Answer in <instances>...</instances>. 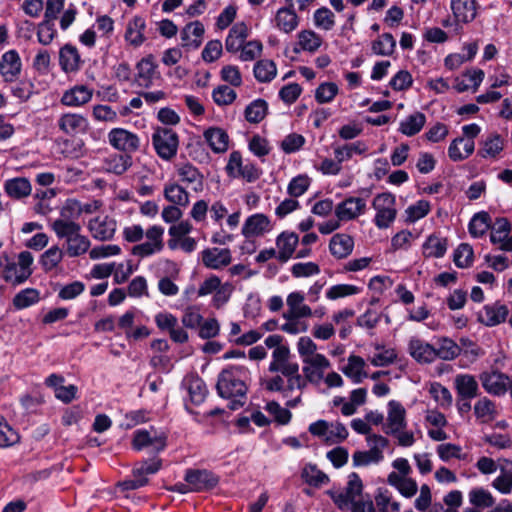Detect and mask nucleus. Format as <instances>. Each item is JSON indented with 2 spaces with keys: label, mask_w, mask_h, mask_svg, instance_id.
Here are the masks:
<instances>
[{
  "label": "nucleus",
  "mask_w": 512,
  "mask_h": 512,
  "mask_svg": "<svg viewBox=\"0 0 512 512\" xmlns=\"http://www.w3.org/2000/svg\"><path fill=\"white\" fill-rule=\"evenodd\" d=\"M409 355L420 364H430L435 361L434 345L413 336L408 342Z\"/></svg>",
  "instance_id": "obj_19"
},
{
  "label": "nucleus",
  "mask_w": 512,
  "mask_h": 512,
  "mask_svg": "<svg viewBox=\"0 0 512 512\" xmlns=\"http://www.w3.org/2000/svg\"><path fill=\"white\" fill-rule=\"evenodd\" d=\"M231 261V251L228 248H208L202 251V262L207 268L221 269Z\"/></svg>",
  "instance_id": "obj_22"
},
{
  "label": "nucleus",
  "mask_w": 512,
  "mask_h": 512,
  "mask_svg": "<svg viewBox=\"0 0 512 512\" xmlns=\"http://www.w3.org/2000/svg\"><path fill=\"white\" fill-rule=\"evenodd\" d=\"M188 393L192 403L199 405L204 402L208 394V390L202 379L198 377H192L188 380Z\"/></svg>",
  "instance_id": "obj_54"
},
{
  "label": "nucleus",
  "mask_w": 512,
  "mask_h": 512,
  "mask_svg": "<svg viewBox=\"0 0 512 512\" xmlns=\"http://www.w3.org/2000/svg\"><path fill=\"white\" fill-rule=\"evenodd\" d=\"M406 425V411L403 405L395 400L389 401L387 422L383 426L384 433H398L399 430L405 429Z\"/></svg>",
  "instance_id": "obj_16"
},
{
  "label": "nucleus",
  "mask_w": 512,
  "mask_h": 512,
  "mask_svg": "<svg viewBox=\"0 0 512 512\" xmlns=\"http://www.w3.org/2000/svg\"><path fill=\"white\" fill-rule=\"evenodd\" d=\"M204 26L201 22L195 21L187 24L181 32V40L184 46L198 48L202 42Z\"/></svg>",
  "instance_id": "obj_38"
},
{
  "label": "nucleus",
  "mask_w": 512,
  "mask_h": 512,
  "mask_svg": "<svg viewBox=\"0 0 512 512\" xmlns=\"http://www.w3.org/2000/svg\"><path fill=\"white\" fill-rule=\"evenodd\" d=\"M161 467L160 459H152L142 461L135 464L133 468V475L140 480H146L145 478L149 475L155 474Z\"/></svg>",
  "instance_id": "obj_57"
},
{
  "label": "nucleus",
  "mask_w": 512,
  "mask_h": 512,
  "mask_svg": "<svg viewBox=\"0 0 512 512\" xmlns=\"http://www.w3.org/2000/svg\"><path fill=\"white\" fill-rule=\"evenodd\" d=\"M267 102L263 99L252 101L245 109V119L250 123H259L266 116Z\"/></svg>",
  "instance_id": "obj_51"
},
{
  "label": "nucleus",
  "mask_w": 512,
  "mask_h": 512,
  "mask_svg": "<svg viewBox=\"0 0 512 512\" xmlns=\"http://www.w3.org/2000/svg\"><path fill=\"white\" fill-rule=\"evenodd\" d=\"M314 23L316 27L329 31L335 25V16L330 9L321 7L314 13Z\"/></svg>",
  "instance_id": "obj_62"
},
{
  "label": "nucleus",
  "mask_w": 512,
  "mask_h": 512,
  "mask_svg": "<svg viewBox=\"0 0 512 512\" xmlns=\"http://www.w3.org/2000/svg\"><path fill=\"white\" fill-rule=\"evenodd\" d=\"M454 386L459 398L473 399L478 396L479 386L475 377L469 374H458Z\"/></svg>",
  "instance_id": "obj_29"
},
{
  "label": "nucleus",
  "mask_w": 512,
  "mask_h": 512,
  "mask_svg": "<svg viewBox=\"0 0 512 512\" xmlns=\"http://www.w3.org/2000/svg\"><path fill=\"white\" fill-rule=\"evenodd\" d=\"M22 63L18 52L14 49L5 52L0 59V75L5 82H14L18 79Z\"/></svg>",
  "instance_id": "obj_18"
},
{
  "label": "nucleus",
  "mask_w": 512,
  "mask_h": 512,
  "mask_svg": "<svg viewBox=\"0 0 512 512\" xmlns=\"http://www.w3.org/2000/svg\"><path fill=\"white\" fill-rule=\"evenodd\" d=\"M447 250V241L437 235H430L423 244V253L427 257L440 258Z\"/></svg>",
  "instance_id": "obj_44"
},
{
  "label": "nucleus",
  "mask_w": 512,
  "mask_h": 512,
  "mask_svg": "<svg viewBox=\"0 0 512 512\" xmlns=\"http://www.w3.org/2000/svg\"><path fill=\"white\" fill-rule=\"evenodd\" d=\"M299 243V237L295 232H282L276 239L278 248L277 258L281 262H287L295 252Z\"/></svg>",
  "instance_id": "obj_27"
},
{
  "label": "nucleus",
  "mask_w": 512,
  "mask_h": 512,
  "mask_svg": "<svg viewBox=\"0 0 512 512\" xmlns=\"http://www.w3.org/2000/svg\"><path fill=\"white\" fill-rule=\"evenodd\" d=\"M360 289L351 284H337L330 287L326 292V297L329 300H337L339 298L355 295L359 293Z\"/></svg>",
  "instance_id": "obj_64"
},
{
  "label": "nucleus",
  "mask_w": 512,
  "mask_h": 512,
  "mask_svg": "<svg viewBox=\"0 0 512 512\" xmlns=\"http://www.w3.org/2000/svg\"><path fill=\"white\" fill-rule=\"evenodd\" d=\"M503 146L504 140L501 135L492 133L483 141L478 153L483 158H494L503 150Z\"/></svg>",
  "instance_id": "obj_42"
},
{
  "label": "nucleus",
  "mask_w": 512,
  "mask_h": 512,
  "mask_svg": "<svg viewBox=\"0 0 512 512\" xmlns=\"http://www.w3.org/2000/svg\"><path fill=\"white\" fill-rule=\"evenodd\" d=\"M474 413L481 423H489L497 416L495 403L487 397H483L475 403Z\"/></svg>",
  "instance_id": "obj_41"
},
{
  "label": "nucleus",
  "mask_w": 512,
  "mask_h": 512,
  "mask_svg": "<svg viewBox=\"0 0 512 512\" xmlns=\"http://www.w3.org/2000/svg\"><path fill=\"white\" fill-rule=\"evenodd\" d=\"M216 482H169L164 488L170 492L186 494L190 492H203L214 489Z\"/></svg>",
  "instance_id": "obj_35"
},
{
  "label": "nucleus",
  "mask_w": 512,
  "mask_h": 512,
  "mask_svg": "<svg viewBox=\"0 0 512 512\" xmlns=\"http://www.w3.org/2000/svg\"><path fill=\"white\" fill-rule=\"evenodd\" d=\"M248 37V27L245 23H236L229 31L225 40V48L228 52L236 53L246 42Z\"/></svg>",
  "instance_id": "obj_31"
},
{
  "label": "nucleus",
  "mask_w": 512,
  "mask_h": 512,
  "mask_svg": "<svg viewBox=\"0 0 512 512\" xmlns=\"http://www.w3.org/2000/svg\"><path fill=\"white\" fill-rule=\"evenodd\" d=\"M92 97V89L85 85H75L63 93L61 103L68 107H80L90 102Z\"/></svg>",
  "instance_id": "obj_23"
},
{
  "label": "nucleus",
  "mask_w": 512,
  "mask_h": 512,
  "mask_svg": "<svg viewBox=\"0 0 512 512\" xmlns=\"http://www.w3.org/2000/svg\"><path fill=\"white\" fill-rule=\"evenodd\" d=\"M367 146L361 141L334 148V156L338 162H345L352 158L354 154H362L367 151Z\"/></svg>",
  "instance_id": "obj_46"
},
{
  "label": "nucleus",
  "mask_w": 512,
  "mask_h": 512,
  "mask_svg": "<svg viewBox=\"0 0 512 512\" xmlns=\"http://www.w3.org/2000/svg\"><path fill=\"white\" fill-rule=\"evenodd\" d=\"M426 122V117L421 112H416L408 116L400 123V132L406 136H413L420 132Z\"/></svg>",
  "instance_id": "obj_45"
},
{
  "label": "nucleus",
  "mask_w": 512,
  "mask_h": 512,
  "mask_svg": "<svg viewBox=\"0 0 512 512\" xmlns=\"http://www.w3.org/2000/svg\"><path fill=\"white\" fill-rule=\"evenodd\" d=\"M509 314V308L498 302L486 305L479 313L478 319L486 326H496L504 322Z\"/></svg>",
  "instance_id": "obj_25"
},
{
  "label": "nucleus",
  "mask_w": 512,
  "mask_h": 512,
  "mask_svg": "<svg viewBox=\"0 0 512 512\" xmlns=\"http://www.w3.org/2000/svg\"><path fill=\"white\" fill-rule=\"evenodd\" d=\"M59 64L66 73L80 70L83 61L78 49L71 44L64 45L59 51Z\"/></svg>",
  "instance_id": "obj_26"
},
{
  "label": "nucleus",
  "mask_w": 512,
  "mask_h": 512,
  "mask_svg": "<svg viewBox=\"0 0 512 512\" xmlns=\"http://www.w3.org/2000/svg\"><path fill=\"white\" fill-rule=\"evenodd\" d=\"M57 125L62 133L71 137L85 134L90 129L88 119L78 113L62 114L57 121Z\"/></svg>",
  "instance_id": "obj_8"
},
{
  "label": "nucleus",
  "mask_w": 512,
  "mask_h": 512,
  "mask_svg": "<svg viewBox=\"0 0 512 512\" xmlns=\"http://www.w3.org/2000/svg\"><path fill=\"white\" fill-rule=\"evenodd\" d=\"M462 131L467 139L463 137L456 138L448 148V155L453 161H462L474 152L475 144L473 139L478 136L481 129L477 124L472 123L463 126Z\"/></svg>",
  "instance_id": "obj_4"
},
{
  "label": "nucleus",
  "mask_w": 512,
  "mask_h": 512,
  "mask_svg": "<svg viewBox=\"0 0 512 512\" xmlns=\"http://www.w3.org/2000/svg\"><path fill=\"white\" fill-rule=\"evenodd\" d=\"M63 259V252L58 246H52L41 256L40 263L46 272L57 267Z\"/></svg>",
  "instance_id": "obj_58"
},
{
  "label": "nucleus",
  "mask_w": 512,
  "mask_h": 512,
  "mask_svg": "<svg viewBox=\"0 0 512 512\" xmlns=\"http://www.w3.org/2000/svg\"><path fill=\"white\" fill-rule=\"evenodd\" d=\"M396 48V40L390 33L382 34L372 43V51L376 55L390 56Z\"/></svg>",
  "instance_id": "obj_50"
},
{
  "label": "nucleus",
  "mask_w": 512,
  "mask_h": 512,
  "mask_svg": "<svg viewBox=\"0 0 512 512\" xmlns=\"http://www.w3.org/2000/svg\"><path fill=\"white\" fill-rule=\"evenodd\" d=\"M275 23L278 29L284 33H290L297 28L299 18L293 8H280L276 13Z\"/></svg>",
  "instance_id": "obj_40"
},
{
  "label": "nucleus",
  "mask_w": 512,
  "mask_h": 512,
  "mask_svg": "<svg viewBox=\"0 0 512 512\" xmlns=\"http://www.w3.org/2000/svg\"><path fill=\"white\" fill-rule=\"evenodd\" d=\"M300 49L308 52H315L322 45V38L312 30H303L298 34Z\"/></svg>",
  "instance_id": "obj_52"
},
{
  "label": "nucleus",
  "mask_w": 512,
  "mask_h": 512,
  "mask_svg": "<svg viewBox=\"0 0 512 512\" xmlns=\"http://www.w3.org/2000/svg\"><path fill=\"white\" fill-rule=\"evenodd\" d=\"M434 350L436 354L435 360L439 358L441 360L450 361L458 357L461 353L460 346L447 337L439 338L436 342V346H434Z\"/></svg>",
  "instance_id": "obj_36"
},
{
  "label": "nucleus",
  "mask_w": 512,
  "mask_h": 512,
  "mask_svg": "<svg viewBox=\"0 0 512 512\" xmlns=\"http://www.w3.org/2000/svg\"><path fill=\"white\" fill-rule=\"evenodd\" d=\"M40 300V293L37 289L26 288L17 293L13 298V305L17 309H24Z\"/></svg>",
  "instance_id": "obj_55"
},
{
  "label": "nucleus",
  "mask_w": 512,
  "mask_h": 512,
  "mask_svg": "<svg viewBox=\"0 0 512 512\" xmlns=\"http://www.w3.org/2000/svg\"><path fill=\"white\" fill-rule=\"evenodd\" d=\"M491 226V218L490 215L485 212L476 213L469 223V233L473 237H481L483 236Z\"/></svg>",
  "instance_id": "obj_48"
},
{
  "label": "nucleus",
  "mask_w": 512,
  "mask_h": 512,
  "mask_svg": "<svg viewBox=\"0 0 512 512\" xmlns=\"http://www.w3.org/2000/svg\"><path fill=\"white\" fill-rule=\"evenodd\" d=\"M89 248L90 240L80 233L71 242L66 243V254L69 257H78L85 254Z\"/></svg>",
  "instance_id": "obj_56"
},
{
  "label": "nucleus",
  "mask_w": 512,
  "mask_h": 512,
  "mask_svg": "<svg viewBox=\"0 0 512 512\" xmlns=\"http://www.w3.org/2000/svg\"><path fill=\"white\" fill-rule=\"evenodd\" d=\"M109 143L124 152H135L140 146L139 137L123 128H114L108 134Z\"/></svg>",
  "instance_id": "obj_10"
},
{
  "label": "nucleus",
  "mask_w": 512,
  "mask_h": 512,
  "mask_svg": "<svg viewBox=\"0 0 512 512\" xmlns=\"http://www.w3.org/2000/svg\"><path fill=\"white\" fill-rule=\"evenodd\" d=\"M133 447L136 450L151 447L153 452H160L166 447V436L147 430H138L134 433Z\"/></svg>",
  "instance_id": "obj_20"
},
{
  "label": "nucleus",
  "mask_w": 512,
  "mask_h": 512,
  "mask_svg": "<svg viewBox=\"0 0 512 512\" xmlns=\"http://www.w3.org/2000/svg\"><path fill=\"white\" fill-rule=\"evenodd\" d=\"M370 445L368 451H357L353 454V464L355 466H367L371 463H377L383 458V449L388 445V440L381 435H370L367 437Z\"/></svg>",
  "instance_id": "obj_6"
},
{
  "label": "nucleus",
  "mask_w": 512,
  "mask_h": 512,
  "mask_svg": "<svg viewBox=\"0 0 512 512\" xmlns=\"http://www.w3.org/2000/svg\"><path fill=\"white\" fill-rule=\"evenodd\" d=\"M237 97L236 92L227 85H220L212 92L214 102L219 106H227L232 104Z\"/></svg>",
  "instance_id": "obj_61"
},
{
  "label": "nucleus",
  "mask_w": 512,
  "mask_h": 512,
  "mask_svg": "<svg viewBox=\"0 0 512 512\" xmlns=\"http://www.w3.org/2000/svg\"><path fill=\"white\" fill-rule=\"evenodd\" d=\"M372 207L376 211L373 220L376 227L379 229L389 228L397 216L395 196L389 192L380 193L374 197Z\"/></svg>",
  "instance_id": "obj_3"
},
{
  "label": "nucleus",
  "mask_w": 512,
  "mask_h": 512,
  "mask_svg": "<svg viewBox=\"0 0 512 512\" xmlns=\"http://www.w3.org/2000/svg\"><path fill=\"white\" fill-rule=\"evenodd\" d=\"M366 202L359 197H349L335 207V215L339 221H350L364 214Z\"/></svg>",
  "instance_id": "obj_14"
},
{
  "label": "nucleus",
  "mask_w": 512,
  "mask_h": 512,
  "mask_svg": "<svg viewBox=\"0 0 512 512\" xmlns=\"http://www.w3.org/2000/svg\"><path fill=\"white\" fill-rule=\"evenodd\" d=\"M270 219L262 213H257L248 217L242 227V234L246 237L262 235L270 231Z\"/></svg>",
  "instance_id": "obj_28"
},
{
  "label": "nucleus",
  "mask_w": 512,
  "mask_h": 512,
  "mask_svg": "<svg viewBox=\"0 0 512 512\" xmlns=\"http://www.w3.org/2000/svg\"><path fill=\"white\" fill-rule=\"evenodd\" d=\"M247 377V369L243 366H230L219 374L216 388L219 396L230 400L229 409L237 410L245 405Z\"/></svg>",
  "instance_id": "obj_1"
},
{
  "label": "nucleus",
  "mask_w": 512,
  "mask_h": 512,
  "mask_svg": "<svg viewBox=\"0 0 512 512\" xmlns=\"http://www.w3.org/2000/svg\"><path fill=\"white\" fill-rule=\"evenodd\" d=\"M204 138L215 153H223L228 149L229 136L221 128L212 127L204 132Z\"/></svg>",
  "instance_id": "obj_34"
},
{
  "label": "nucleus",
  "mask_w": 512,
  "mask_h": 512,
  "mask_svg": "<svg viewBox=\"0 0 512 512\" xmlns=\"http://www.w3.org/2000/svg\"><path fill=\"white\" fill-rule=\"evenodd\" d=\"M254 76L262 83L272 81L277 73L276 64L272 60H260L254 65Z\"/></svg>",
  "instance_id": "obj_47"
},
{
  "label": "nucleus",
  "mask_w": 512,
  "mask_h": 512,
  "mask_svg": "<svg viewBox=\"0 0 512 512\" xmlns=\"http://www.w3.org/2000/svg\"><path fill=\"white\" fill-rule=\"evenodd\" d=\"M490 228V241L493 244H500V250L512 251V235L509 236L511 224L508 219L503 217L497 218Z\"/></svg>",
  "instance_id": "obj_17"
},
{
  "label": "nucleus",
  "mask_w": 512,
  "mask_h": 512,
  "mask_svg": "<svg viewBox=\"0 0 512 512\" xmlns=\"http://www.w3.org/2000/svg\"><path fill=\"white\" fill-rule=\"evenodd\" d=\"M152 144L161 159L171 160L177 154L179 137L171 128L158 127L152 134Z\"/></svg>",
  "instance_id": "obj_5"
},
{
  "label": "nucleus",
  "mask_w": 512,
  "mask_h": 512,
  "mask_svg": "<svg viewBox=\"0 0 512 512\" xmlns=\"http://www.w3.org/2000/svg\"><path fill=\"white\" fill-rule=\"evenodd\" d=\"M157 64L154 61V57L149 55L140 60L136 66L137 74L135 77L136 82L139 86L149 88L153 85L156 80L161 79V75L157 70Z\"/></svg>",
  "instance_id": "obj_12"
},
{
  "label": "nucleus",
  "mask_w": 512,
  "mask_h": 512,
  "mask_svg": "<svg viewBox=\"0 0 512 512\" xmlns=\"http://www.w3.org/2000/svg\"><path fill=\"white\" fill-rule=\"evenodd\" d=\"M4 190L11 198L20 200L31 194L32 187L28 179L24 177H16L8 179L4 183Z\"/></svg>",
  "instance_id": "obj_33"
},
{
  "label": "nucleus",
  "mask_w": 512,
  "mask_h": 512,
  "mask_svg": "<svg viewBox=\"0 0 512 512\" xmlns=\"http://www.w3.org/2000/svg\"><path fill=\"white\" fill-rule=\"evenodd\" d=\"M453 261L458 268H467L473 262V249L467 243H462L454 252Z\"/></svg>",
  "instance_id": "obj_59"
},
{
  "label": "nucleus",
  "mask_w": 512,
  "mask_h": 512,
  "mask_svg": "<svg viewBox=\"0 0 512 512\" xmlns=\"http://www.w3.org/2000/svg\"><path fill=\"white\" fill-rule=\"evenodd\" d=\"M354 247V240L347 234L338 233L332 236L329 242V250L337 259L348 257Z\"/></svg>",
  "instance_id": "obj_30"
},
{
  "label": "nucleus",
  "mask_w": 512,
  "mask_h": 512,
  "mask_svg": "<svg viewBox=\"0 0 512 512\" xmlns=\"http://www.w3.org/2000/svg\"><path fill=\"white\" fill-rule=\"evenodd\" d=\"M483 388L492 395H503L510 384L507 375L499 371L483 372L480 375Z\"/></svg>",
  "instance_id": "obj_21"
},
{
  "label": "nucleus",
  "mask_w": 512,
  "mask_h": 512,
  "mask_svg": "<svg viewBox=\"0 0 512 512\" xmlns=\"http://www.w3.org/2000/svg\"><path fill=\"white\" fill-rule=\"evenodd\" d=\"M338 94V86L333 82H325L318 86L315 91V99L318 103L331 102Z\"/></svg>",
  "instance_id": "obj_63"
},
{
  "label": "nucleus",
  "mask_w": 512,
  "mask_h": 512,
  "mask_svg": "<svg viewBox=\"0 0 512 512\" xmlns=\"http://www.w3.org/2000/svg\"><path fill=\"white\" fill-rule=\"evenodd\" d=\"M178 180L199 193L204 189V176L197 167L191 163H183L176 166Z\"/></svg>",
  "instance_id": "obj_11"
},
{
  "label": "nucleus",
  "mask_w": 512,
  "mask_h": 512,
  "mask_svg": "<svg viewBox=\"0 0 512 512\" xmlns=\"http://www.w3.org/2000/svg\"><path fill=\"white\" fill-rule=\"evenodd\" d=\"M290 349L288 346L277 347L273 350L272 361L269 365L270 372H280L283 376L296 373L299 365L289 361Z\"/></svg>",
  "instance_id": "obj_13"
},
{
  "label": "nucleus",
  "mask_w": 512,
  "mask_h": 512,
  "mask_svg": "<svg viewBox=\"0 0 512 512\" xmlns=\"http://www.w3.org/2000/svg\"><path fill=\"white\" fill-rule=\"evenodd\" d=\"M400 504L391 501V495L387 490L379 489L375 496V506L373 505V512H398Z\"/></svg>",
  "instance_id": "obj_49"
},
{
  "label": "nucleus",
  "mask_w": 512,
  "mask_h": 512,
  "mask_svg": "<svg viewBox=\"0 0 512 512\" xmlns=\"http://www.w3.org/2000/svg\"><path fill=\"white\" fill-rule=\"evenodd\" d=\"M370 445L368 451H357L353 454V464L355 466H367L371 463H377L383 458V449L388 445V440L381 435H370L367 437Z\"/></svg>",
  "instance_id": "obj_7"
},
{
  "label": "nucleus",
  "mask_w": 512,
  "mask_h": 512,
  "mask_svg": "<svg viewBox=\"0 0 512 512\" xmlns=\"http://www.w3.org/2000/svg\"><path fill=\"white\" fill-rule=\"evenodd\" d=\"M450 6L455 21L458 23H470L477 16L478 3L476 0H451Z\"/></svg>",
  "instance_id": "obj_24"
},
{
  "label": "nucleus",
  "mask_w": 512,
  "mask_h": 512,
  "mask_svg": "<svg viewBox=\"0 0 512 512\" xmlns=\"http://www.w3.org/2000/svg\"><path fill=\"white\" fill-rule=\"evenodd\" d=\"M164 197L173 205L186 207L190 199L188 191L176 182L167 183L163 190Z\"/></svg>",
  "instance_id": "obj_37"
},
{
  "label": "nucleus",
  "mask_w": 512,
  "mask_h": 512,
  "mask_svg": "<svg viewBox=\"0 0 512 512\" xmlns=\"http://www.w3.org/2000/svg\"><path fill=\"white\" fill-rule=\"evenodd\" d=\"M145 19L141 16L133 17L127 24L125 40L134 47H139L144 41Z\"/></svg>",
  "instance_id": "obj_32"
},
{
  "label": "nucleus",
  "mask_w": 512,
  "mask_h": 512,
  "mask_svg": "<svg viewBox=\"0 0 512 512\" xmlns=\"http://www.w3.org/2000/svg\"><path fill=\"white\" fill-rule=\"evenodd\" d=\"M304 294L299 291L291 292L286 299L288 308L296 311L298 315L305 317H311L313 315L312 309L304 304Z\"/></svg>",
  "instance_id": "obj_53"
},
{
  "label": "nucleus",
  "mask_w": 512,
  "mask_h": 512,
  "mask_svg": "<svg viewBox=\"0 0 512 512\" xmlns=\"http://www.w3.org/2000/svg\"><path fill=\"white\" fill-rule=\"evenodd\" d=\"M362 489V482H348L343 490L332 489L327 493L339 509L346 510L360 497Z\"/></svg>",
  "instance_id": "obj_9"
},
{
  "label": "nucleus",
  "mask_w": 512,
  "mask_h": 512,
  "mask_svg": "<svg viewBox=\"0 0 512 512\" xmlns=\"http://www.w3.org/2000/svg\"><path fill=\"white\" fill-rule=\"evenodd\" d=\"M469 501L473 506L478 508H489L495 503L491 493L481 488L470 491Z\"/></svg>",
  "instance_id": "obj_60"
},
{
  "label": "nucleus",
  "mask_w": 512,
  "mask_h": 512,
  "mask_svg": "<svg viewBox=\"0 0 512 512\" xmlns=\"http://www.w3.org/2000/svg\"><path fill=\"white\" fill-rule=\"evenodd\" d=\"M116 228V221L106 215L97 216L91 219L88 224V229L92 237L100 241L112 239Z\"/></svg>",
  "instance_id": "obj_15"
},
{
  "label": "nucleus",
  "mask_w": 512,
  "mask_h": 512,
  "mask_svg": "<svg viewBox=\"0 0 512 512\" xmlns=\"http://www.w3.org/2000/svg\"><path fill=\"white\" fill-rule=\"evenodd\" d=\"M146 237V241L135 245L132 248V254L139 257H148L155 253L160 252L163 247L164 228L158 225H153L146 232H144L141 225L134 224L127 226L123 230V237L130 243H136Z\"/></svg>",
  "instance_id": "obj_2"
},
{
  "label": "nucleus",
  "mask_w": 512,
  "mask_h": 512,
  "mask_svg": "<svg viewBox=\"0 0 512 512\" xmlns=\"http://www.w3.org/2000/svg\"><path fill=\"white\" fill-rule=\"evenodd\" d=\"M52 229L58 238L65 239L68 243L80 234L81 226L71 220L56 219L52 223Z\"/></svg>",
  "instance_id": "obj_39"
},
{
  "label": "nucleus",
  "mask_w": 512,
  "mask_h": 512,
  "mask_svg": "<svg viewBox=\"0 0 512 512\" xmlns=\"http://www.w3.org/2000/svg\"><path fill=\"white\" fill-rule=\"evenodd\" d=\"M365 361L356 355H351L348 358L347 365L343 368V373L352 379L354 383L362 382L363 378L367 376L364 372Z\"/></svg>",
  "instance_id": "obj_43"
}]
</instances>
